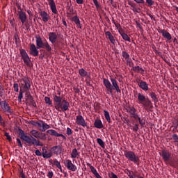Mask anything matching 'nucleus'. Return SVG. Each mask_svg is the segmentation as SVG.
Returning a JSON list of instances; mask_svg holds the SVG:
<instances>
[{
	"instance_id": "f257e3e1",
	"label": "nucleus",
	"mask_w": 178,
	"mask_h": 178,
	"mask_svg": "<svg viewBox=\"0 0 178 178\" xmlns=\"http://www.w3.org/2000/svg\"><path fill=\"white\" fill-rule=\"evenodd\" d=\"M31 136H29L24 134V131L20 130L19 134H20V138L21 140H23V141H25L29 144V145H37L42 147V144L40 143V141L37 140L38 135L40 134V131L33 129L31 131Z\"/></svg>"
},
{
	"instance_id": "f03ea898",
	"label": "nucleus",
	"mask_w": 178,
	"mask_h": 178,
	"mask_svg": "<svg viewBox=\"0 0 178 178\" xmlns=\"http://www.w3.org/2000/svg\"><path fill=\"white\" fill-rule=\"evenodd\" d=\"M20 83L22 86L24 92H26V97H29L30 90H31V84L30 83V79L27 76H24L20 79Z\"/></svg>"
},
{
	"instance_id": "7ed1b4c3",
	"label": "nucleus",
	"mask_w": 178,
	"mask_h": 178,
	"mask_svg": "<svg viewBox=\"0 0 178 178\" xmlns=\"http://www.w3.org/2000/svg\"><path fill=\"white\" fill-rule=\"evenodd\" d=\"M124 155L128 161H130L131 162H134V163H136L138 165L140 163V157L134 153L133 151H128L125 150L124 152Z\"/></svg>"
},
{
	"instance_id": "20e7f679",
	"label": "nucleus",
	"mask_w": 178,
	"mask_h": 178,
	"mask_svg": "<svg viewBox=\"0 0 178 178\" xmlns=\"http://www.w3.org/2000/svg\"><path fill=\"white\" fill-rule=\"evenodd\" d=\"M53 99L54 102L56 104V105L55 106V108L56 109V111H58V112H62V110H60V106H62V97L60 96H58L54 94Z\"/></svg>"
},
{
	"instance_id": "39448f33",
	"label": "nucleus",
	"mask_w": 178,
	"mask_h": 178,
	"mask_svg": "<svg viewBox=\"0 0 178 178\" xmlns=\"http://www.w3.org/2000/svg\"><path fill=\"white\" fill-rule=\"evenodd\" d=\"M161 157L163 158L164 162H170V165L172 166V154L169 152L168 150H162L161 152Z\"/></svg>"
},
{
	"instance_id": "423d86ee",
	"label": "nucleus",
	"mask_w": 178,
	"mask_h": 178,
	"mask_svg": "<svg viewBox=\"0 0 178 178\" xmlns=\"http://www.w3.org/2000/svg\"><path fill=\"white\" fill-rule=\"evenodd\" d=\"M0 106L3 112H5V113H7V115H10V113H12L10 106H9V104L6 100L1 101V102L0 103Z\"/></svg>"
},
{
	"instance_id": "0eeeda50",
	"label": "nucleus",
	"mask_w": 178,
	"mask_h": 178,
	"mask_svg": "<svg viewBox=\"0 0 178 178\" xmlns=\"http://www.w3.org/2000/svg\"><path fill=\"white\" fill-rule=\"evenodd\" d=\"M65 166L68 169V170H71L72 172H76L77 170V166L73 164L72 160L67 159L64 161Z\"/></svg>"
},
{
	"instance_id": "6e6552de",
	"label": "nucleus",
	"mask_w": 178,
	"mask_h": 178,
	"mask_svg": "<svg viewBox=\"0 0 178 178\" xmlns=\"http://www.w3.org/2000/svg\"><path fill=\"white\" fill-rule=\"evenodd\" d=\"M127 112L128 113H130L131 118H134V119H137L138 118V114H137V109L134 108V106H129L127 108Z\"/></svg>"
},
{
	"instance_id": "1a4fd4ad",
	"label": "nucleus",
	"mask_w": 178,
	"mask_h": 178,
	"mask_svg": "<svg viewBox=\"0 0 178 178\" xmlns=\"http://www.w3.org/2000/svg\"><path fill=\"white\" fill-rule=\"evenodd\" d=\"M76 123L79 126H82V127H87V123H86V120L83 115H79L76 117Z\"/></svg>"
},
{
	"instance_id": "9d476101",
	"label": "nucleus",
	"mask_w": 178,
	"mask_h": 178,
	"mask_svg": "<svg viewBox=\"0 0 178 178\" xmlns=\"http://www.w3.org/2000/svg\"><path fill=\"white\" fill-rule=\"evenodd\" d=\"M22 58L23 59L24 63H26L27 65H30V57H29V54H27V52H26V50L22 49L20 51Z\"/></svg>"
},
{
	"instance_id": "9b49d317",
	"label": "nucleus",
	"mask_w": 178,
	"mask_h": 178,
	"mask_svg": "<svg viewBox=\"0 0 178 178\" xmlns=\"http://www.w3.org/2000/svg\"><path fill=\"white\" fill-rule=\"evenodd\" d=\"M47 134L54 136V137H62L63 140H66V136L62 134L58 133L55 129H49L47 131Z\"/></svg>"
},
{
	"instance_id": "f8f14e48",
	"label": "nucleus",
	"mask_w": 178,
	"mask_h": 178,
	"mask_svg": "<svg viewBox=\"0 0 178 178\" xmlns=\"http://www.w3.org/2000/svg\"><path fill=\"white\" fill-rule=\"evenodd\" d=\"M17 15L19 20L21 21V23H22V24H24V23H26V20H27V14H26V13L22 10H20L19 11H18Z\"/></svg>"
},
{
	"instance_id": "ddd939ff",
	"label": "nucleus",
	"mask_w": 178,
	"mask_h": 178,
	"mask_svg": "<svg viewBox=\"0 0 178 178\" xmlns=\"http://www.w3.org/2000/svg\"><path fill=\"white\" fill-rule=\"evenodd\" d=\"M115 27H117L119 34H120L122 38L124 39V41H128V42H131L130 37H129V35H127V34H126L125 33L120 32V29H122L120 24L115 25Z\"/></svg>"
},
{
	"instance_id": "4468645a",
	"label": "nucleus",
	"mask_w": 178,
	"mask_h": 178,
	"mask_svg": "<svg viewBox=\"0 0 178 178\" xmlns=\"http://www.w3.org/2000/svg\"><path fill=\"white\" fill-rule=\"evenodd\" d=\"M110 80H111V82L112 83L111 86L113 87V90H115V91L118 92V94H121L122 90L119 88V85H118V81H116V79L113 78H111Z\"/></svg>"
},
{
	"instance_id": "2eb2a0df",
	"label": "nucleus",
	"mask_w": 178,
	"mask_h": 178,
	"mask_svg": "<svg viewBox=\"0 0 178 178\" xmlns=\"http://www.w3.org/2000/svg\"><path fill=\"white\" fill-rule=\"evenodd\" d=\"M69 106H70V103H69L67 100L63 99L60 106V111H63V112H66V111L69 109Z\"/></svg>"
},
{
	"instance_id": "dca6fc26",
	"label": "nucleus",
	"mask_w": 178,
	"mask_h": 178,
	"mask_svg": "<svg viewBox=\"0 0 178 178\" xmlns=\"http://www.w3.org/2000/svg\"><path fill=\"white\" fill-rule=\"evenodd\" d=\"M159 33H160L164 38H166V40H168V41L172 40V35H170V33L168 32L166 30L161 29L159 31Z\"/></svg>"
},
{
	"instance_id": "f3484780",
	"label": "nucleus",
	"mask_w": 178,
	"mask_h": 178,
	"mask_svg": "<svg viewBox=\"0 0 178 178\" xmlns=\"http://www.w3.org/2000/svg\"><path fill=\"white\" fill-rule=\"evenodd\" d=\"M56 40H58V35L55 32H50L49 33V40L51 44H55L56 42Z\"/></svg>"
},
{
	"instance_id": "a211bd4d",
	"label": "nucleus",
	"mask_w": 178,
	"mask_h": 178,
	"mask_svg": "<svg viewBox=\"0 0 178 178\" xmlns=\"http://www.w3.org/2000/svg\"><path fill=\"white\" fill-rule=\"evenodd\" d=\"M30 54L33 56H38V50L34 44H31L30 46Z\"/></svg>"
},
{
	"instance_id": "6ab92c4d",
	"label": "nucleus",
	"mask_w": 178,
	"mask_h": 178,
	"mask_svg": "<svg viewBox=\"0 0 178 178\" xmlns=\"http://www.w3.org/2000/svg\"><path fill=\"white\" fill-rule=\"evenodd\" d=\"M105 35H106L108 38L109 41L113 44V45L116 44V38L112 35V33L110 31L105 32Z\"/></svg>"
},
{
	"instance_id": "aec40b11",
	"label": "nucleus",
	"mask_w": 178,
	"mask_h": 178,
	"mask_svg": "<svg viewBox=\"0 0 178 178\" xmlns=\"http://www.w3.org/2000/svg\"><path fill=\"white\" fill-rule=\"evenodd\" d=\"M122 56H123V58H124V59L127 60V63H128L129 66H131L132 60L130 58V55L129 54V53H127V51H122Z\"/></svg>"
},
{
	"instance_id": "412c9836",
	"label": "nucleus",
	"mask_w": 178,
	"mask_h": 178,
	"mask_svg": "<svg viewBox=\"0 0 178 178\" xmlns=\"http://www.w3.org/2000/svg\"><path fill=\"white\" fill-rule=\"evenodd\" d=\"M103 83L106 88L109 90L111 94H112V90H113V87H112V83H111V81H109L108 79H104Z\"/></svg>"
},
{
	"instance_id": "4be33fe9",
	"label": "nucleus",
	"mask_w": 178,
	"mask_h": 178,
	"mask_svg": "<svg viewBox=\"0 0 178 178\" xmlns=\"http://www.w3.org/2000/svg\"><path fill=\"white\" fill-rule=\"evenodd\" d=\"M40 15L42 17V21L44 23H47V22H48L49 20V15L48 14V13H47L45 11H41L40 13Z\"/></svg>"
},
{
	"instance_id": "5701e85b",
	"label": "nucleus",
	"mask_w": 178,
	"mask_h": 178,
	"mask_svg": "<svg viewBox=\"0 0 178 178\" xmlns=\"http://www.w3.org/2000/svg\"><path fill=\"white\" fill-rule=\"evenodd\" d=\"M51 151H53L54 154L56 155H60V154H62V147H60V145L54 146L51 148Z\"/></svg>"
},
{
	"instance_id": "b1692460",
	"label": "nucleus",
	"mask_w": 178,
	"mask_h": 178,
	"mask_svg": "<svg viewBox=\"0 0 178 178\" xmlns=\"http://www.w3.org/2000/svg\"><path fill=\"white\" fill-rule=\"evenodd\" d=\"M51 10L54 15L58 13V10L56 9V4H55V1L54 0H50L49 1Z\"/></svg>"
},
{
	"instance_id": "393cba45",
	"label": "nucleus",
	"mask_w": 178,
	"mask_h": 178,
	"mask_svg": "<svg viewBox=\"0 0 178 178\" xmlns=\"http://www.w3.org/2000/svg\"><path fill=\"white\" fill-rule=\"evenodd\" d=\"M35 40L37 48H44V43L42 42L41 36H36Z\"/></svg>"
},
{
	"instance_id": "a878e982",
	"label": "nucleus",
	"mask_w": 178,
	"mask_h": 178,
	"mask_svg": "<svg viewBox=\"0 0 178 178\" xmlns=\"http://www.w3.org/2000/svg\"><path fill=\"white\" fill-rule=\"evenodd\" d=\"M138 86L143 90V91H148V83L144 81H141L138 83Z\"/></svg>"
},
{
	"instance_id": "bb28decb",
	"label": "nucleus",
	"mask_w": 178,
	"mask_h": 178,
	"mask_svg": "<svg viewBox=\"0 0 178 178\" xmlns=\"http://www.w3.org/2000/svg\"><path fill=\"white\" fill-rule=\"evenodd\" d=\"M72 22L75 23L77 29H81V23H80V19L77 15L72 17Z\"/></svg>"
},
{
	"instance_id": "cd10ccee",
	"label": "nucleus",
	"mask_w": 178,
	"mask_h": 178,
	"mask_svg": "<svg viewBox=\"0 0 178 178\" xmlns=\"http://www.w3.org/2000/svg\"><path fill=\"white\" fill-rule=\"evenodd\" d=\"M146 111L149 109V105H151V101L148 97L141 104Z\"/></svg>"
},
{
	"instance_id": "c85d7f7f",
	"label": "nucleus",
	"mask_w": 178,
	"mask_h": 178,
	"mask_svg": "<svg viewBox=\"0 0 178 178\" xmlns=\"http://www.w3.org/2000/svg\"><path fill=\"white\" fill-rule=\"evenodd\" d=\"M42 156H43V158L48 159L52 156V154L50 152H48L47 151V149L42 148Z\"/></svg>"
},
{
	"instance_id": "c756f323",
	"label": "nucleus",
	"mask_w": 178,
	"mask_h": 178,
	"mask_svg": "<svg viewBox=\"0 0 178 178\" xmlns=\"http://www.w3.org/2000/svg\"><path fill=\"white\" fill-rule=\"evenodd\" d=\"M94 127L96 129H102V127H104V125L102 124V121H101V120H95L94 122Z\"/></svg>"
},
{
	"instance_id": "7c9ffc66",
	"label": "nucleus",
	"mask_w": 178,
	"mask_h": 178,
	"mask_svg": "<svg viewBox=\"0 0 178 178\" xmlns=\"http://www.w3.org/2000/svg\"><path fill=\"white\" fill-rule=\"evenodd\" d=\"M147 97L143 93H138V101L139 104H142L144 101H145Z\"/></svg>"
},
{
	"instance_id": "2f4dec72",
	"label": "nucleus",
	"mask_w": 178,
	"mask_h": 178,
	"mask_svg": "<svg viewBox=\"0 0 178 178\" xmlns=\"http://www.w3.org/2000/svg\"><path fill=\"white\" fill-rule=\"evenodd\" d=\"M48 129H51V126L43 122L42 124V128H40V131H45L48 130Z\"/></svg>"
},
{
	"instance_id": "473e14b6",
	"label": "nucleus",
	"mask_w": 178,
	"mask_h": 178,
	"mask_svg": "<svg viewBox=\"0 0 178 178\" xmlns=\"http://www.w3.org/2000/svg\"><path fill=\"white\" fill-rule=\"evenodd\" d=\"M79 155H80V153L77 151V149L76 148L73 149L71 153V158L72 159L77 158Z\"/></svg>"
},
{
	"instance_id": "72a5a7b5",
	"label": "nucleus",
	"mask_w": 178,
	"mask_h": 178,
	"mask_svg": "<svg viewBox=\"0 0 178 178\" xmlns=\"http://www.w3.org/2000/svg\"><path fill=\"white\" fill-rule=\"evenodd\" d=\"M37 138L42 140V141H45V140H47V135L42 132H39V135Z\"/></svg>"
},
{
	"instance_id": "f704fd0d",
	"label": "nucleus",
	"mask_w": 178,
	"mask_h": 178,
	"mask_svg": "<svg viewBox=\"0 0 178 178\" xmlns=\"http://www.w3.org/2000/svg\"><path fill=\"white\" fill-rule=\"evenodd\" d=\"M104 117L105 119L107 120L108 123H111L112 120H111V115H109V111H104Z\"/></svg>"
},
{
	"instance_id": "c9c22d12",
	"label": "nucleus",
	"mask_w": 178,
	"mask_h": 178,
	"mask_svg": "<svg viewBox=\"0 0 178 178\" xmlns=\"http://www.w3.org/2000/svg\"><path fill=\"white\" fill-rule=\"evenodd\" d=\"M43 48H45L46 51H48V52H51V51H52V48L51 47L48 42H44Z\"/></svg>"
},
{
	"instance_id": "e433bc0d",
	"label": "nucleus",
	"mask_w": 178,
	"mask_h": 178,
	"mask_svg": "<svg viewBox=\"0 0 178 178\" xmlns=\"http://www.w3.org/2000/svg\"><path fill=\"white\" fill-rule=\"evenodd\" d=\"M79 74L81 77H86L87 76V71H85L83 68H81L79 70Z\"/></svg>"
},
{
	"instance_id": "4c0bfd02",
	"label": "nucleus",
	"mask_w": 178,
	"mask_h": 178,
	"mask_svg": "<svg viewBox=\"0 0 178 178\" xmlns=\"http://www.w3.org/2000/svg\"><path fill=\"white\" fill-rule=\"evenodd\" d=\"M132 70H134V72H136L137 73H138L139 72H144V69H143L140 66L133 67Z\"/></svg>"
},
{
	"instance_id": "58836bf2",
	"label": "nucleus",
	"mask_w": 178,
	"mask_h": 178,
	"mask_svg": "<svg viewBox=\"0 0 178 178\" xmlns=\"http://www.w3.org/2000/svg\"><path fill=\"white\" fill-rule=\"evenodd\" d=\"M54 165H55V166L62 172V165H60V162H58V160H55L54 161Z\"/></svg>"
},
{
	"instance_id": "ea45409f",
	"label": "nucleus",
	"mask_w": 178,
	"mask_h": 178,
	"mask_svg": "<svg viewBox=\"0 0 178 178\" xmlns=\"http://www.w3.org/2000/svg\"><path fill=\"white\" fill-rule=\"evenodd\" d=\"M97 144L102 147V148H105V143H104V140L101 138H97Z\"/></svg>"
},
{
	"instance_id": "a19ab883",
	"label": "nucleus",
	"mask_w": 178,
	"mask_h": 178,
	"mask_svg": "<svg viewBox=\"0 0 178 178\" xmlns=\"http://www.w3.org/2000/svg\"><path fill=\"white\" fill-rule=\"evenodd\" d=\"M23 98V90L20 89L18 95V101L19 102H22V99Z\"/></svg>"
},
{
	"instance_id": "79ce46f5",
	"label": "nucleus",
	"mask_w": 178,
	"mask_h": 178,
	"mask_svg": "<svg viewBox=\"0 0 178 178\" xmlns=\"http://www.w3.org/2000/svg\"><path fill=\"white\" fill-rule=\"evenodd\" d=\"M45 103L47 104V105H52V100H51V98L48 97H44Z\"/></svg>"
},
{
	"instance_id": "37998d69",
	"label": "nucleus",
	"mask_w": 178,
	"mask_h": 178,
	"mask_svg": "<svg viewBox=\"0 0 178 178\" xmlns=\"http://www.w3.org/2000/svg\"><path fill=\"white\" fill-rule=\"evenodd\" d=\"M150 97L153 101H158V98L156 97V95L155 92L150 93Z\"/></svg>"
},
{
	"instance_id": "c03bdc74",
	"label": "nucleus",
	"mask_w": 178,
	"mask_h": 178,
	"mask_svg": "<svg viewBox=\"0 0 178 178\" xmlns=\"http://www.w3.org/2000/svg\"><path fill=\"white\" fill-rule=\"evenodd\" d=\"M90 170L92 172V173H93L95 176V175H97L98 173V171H97V169H95V168H94V166H90Z\"/></svg>"
},
{
	"instance_id": "a18cd8bd",
	"label": "nucleus",
	"mask_w": 178,
	"mask_h": 178,
	"mask_svg": "<svg viewBox=\"0 0 178 178\" xmlns=\"http://www.w3.org/2000/svg\"><path fill=\"white\" fill-rule=\"evenodd\" d=\"M13 87H14V91H15V92H19V84L14 83Z\"/></svg>"
},
{
	"instance_id": "49530a36",
	"label": "nucleus",
	"mask_w": 178,
	"mask_h": 178,
	"mask_svg": "<svg viewBox=\"0 0 178 178\" xmlns=\"http://www.w3.org/2000/svg\"><path fill=\"white\" fill-rule=\"evenodd\" d=\"M172 138L175 140V144L178 143V136L177 134H175L172 135Z\"/></svg>"
},
{
	"instance_id": "de8ad7c7",
	"label": "nucleus",
	"mask_w": 178,
	"mask_h": 178,
	"mask_svg": "<svg viewBox=\"0 0 178 178\" xmlns=\"http://www.w3.org/2000/svg\"><path fill=\"white\" fill-rule=\"evenodd\" d=\"M138 129H139L138 124H135L134 127L132 129L133 131H135L136 133H137V131H138Z\"/></svg>"
},
{
	"instance_id": "09e8293b",
	"label": "nucleus",
	"mask_w": 178,
	"mask_h": 178,
	"mask_svg": "<svg viewBox=\"0 0 178 178\" xmlns=\"http://www.w3.org/2000/svg\"><path fill=\"white\" fill-rule=\"evenodd\" d=\"M4 90L2 85L0 84V97H3Z\"/></svg>"
},
{
	"instance_id": "8fccbe9b",
	"label": "nucleus",
	"mask_w": 178,
	"mask_h": 178,
	"mask_svg": "<svg viewBox=\"0 0 178 178\" xmlns=\"http://www.w3.org/2000/svg\"><path fill=\"white\" fill-rule=\"evenodd\" d=\"M72 134H73V132L72 131V129H70V127H67V136H72Z\"/></svg>"
},
{
	"instance_id": "3c124183",
	"label": "nucleus",
	"mask_w": 178,
	"mask_h": 178,
	"mask_svg": "<svg viewBox=\"0 0 178 178\" xmlns=\"http://www.w3.org/2000/svg\"><path fill=\"white\" fill-rule=\"evenodd\" d=\"M92 2L96 8H99V3H98V0H92Z\"/></svg>"
},
{
	"instance_id": "603ef678",
	"label": "nucleus",
	"mask_w": 178,
	"mask_h": 178,
	"mask_svg": "<svg viewBox=\"0 0 178 178\" xmlns=\"http://www.w3.org/2000/svg\"><path fill=\"white\" fill-rule=\"evenodd\" d=\"M17 142L19 147H20L21 148H23V145L22 144V140L19 138H17Z\"/></svg>"
},
{
	"instance_id": "864d4df0",
	"label": "nucleus",
	"mask_w": 178,
	"mask_h": 178,
	"mask_svg": "<svg viewBox=\"0 0 178 178\" xmlns=\"http://www.w3.org/2000/svg\"><path fill=\"white\" fill-rule=\"evenodd\" d=\"M5 136L6 137L7 140H8V141H10V140H12V137H10L8 132L5 133Z\"/></svg>"
},
{
	"instance_id": "5fc2aeb1",
	"label": "nucleus",
	"mask_w": 178,
	"mask_h": 178,
	"mask_svg": "<svg viewBox=\"0 0 178 178\" xmlns=\"http://www.w3.org/2000/svg\"><path fill=\"white\" fill-rule=\"evenodd\" d=\"M146 2L149 6H152V5H154V1L152 0H146Z\"/></svg>"
},
{
	"instance_id": "6e6d98bb",
	"label": "nucleus",
	"mask_w": 178,
	"mask_h": 178,
	"mask_svg": "<svg viewBox=\"0 0 178 178\" xmlns=\"http://www.w3.org/2000/svg\"><path fill=\"white\" fill-rule=\"evenodd\" d=\"M38 123H39V122H35L34 120L31 121V124H32L33 126L37 127V126H38Z\"/></svg>"
},
{
	"instance_id": "4d7b16f0",
	"label": "nucleus",
	"mask_w": 178,
	"mask_h": 178,
	"mask_svg": "<svg viewBox=\"0 0 178 178\" xmlns=\"http://www.w3.org/2000/svg\"><path fill=\"white\" fill-rule=\"evenodd\" d=\"M35 154L37 155V156H41V155H42V153H41V152H40L38 149L35 150Z\"/></svg>"
},
{
	"instance_id": "13d9d810",
	"label": "nucleus",
	"mask_w": 178,
	"mask_h": 178,
	"mask_svg": "<svg viewBox=\"0 0 178 178\" xmlns=\"http://www.w3.org/2000/svg\"><path fill=\"white\" fill-rule=\"evenodd\" d=\"M42 123H44V121L40 120V121L38 122V127H40V130H41V129H42Z\"/></svg>"
},
{
	"instance_id": "bf43d9fd",
	"label": "nucleus",
	"mask_w": 178,
	"mask_h": 178,
	"mask_svg": "<svg viewBox=\"0 0 178 178\" xmlns=\"http://www.w3.org/2000/svg\"><path fill=\"white\" fill-rule=\"evenodd\" d=\"M47 176L49 178L54 177V172L52 171H49Z\"/></svg>"
},
{
	"instance_id": "052dcab7",
	"label": "nucleus",
	"mask_w": 178,
	"mask_h": 178,
	"mask_svg": "<svg viewBox=\"0 0 178 178\" xmlns=\"http://www.w3.org/2000/svg\"><path fill=\"white\" fill-rule=\"evenodd\" d=\"M139 124L142 127H144V126H145V120H142L140 122H139Z\"/></svg>"
},
{
	"instance_id": "680f3d73",
	"label": "nucleus",
	"mask_w": 178,
	"mask_h": 178,
	"mask_svg": "<svg viewBox=\"0 0 178 178\" xmlns=\"http://www.w3.org/2000/svg\"><path fill=\"white\" fill-rule=\"evenodd\" d=\"M110 178H119V177H118V175H116L115 173L111 172L110 175Z\"/></svg>"
},
{
	"instance_id": "e2e57ef3",
	"label": "nucleus",
	"mask_w": 178,
	"mask_h": 178,
	"mask_svg": "<svg viewBox=\"0 0 178 178\" xmlns=\"http://www.w3.org/2000/svg\"><path fill=\"white\" fill-rule=\"evenodd\" d=\"M136 3H145L144 0H134Z\"/></svg>"
},
{
	"instance_id": "0e129e2a",
	"label": "nucleus",
	"mask_w": 178,
	"mask_h": 178,
	"mask_svg": "<svg viewBox=\"0 0 178 178\" xmlns=\"http://www.w3.org/2000/svg\"><path fill=\"white\" fill-rule=\"evenodd\" d=\"M84 0H76V3L79 5H83Z\"/></svg>"
},
{
	"instance_id": "69168bd1",
	"label": "nucleus",
	"mask_w": 178,
	"mask_h": 178,
	"mask_svg": "<svg viewBox=\"0 0 178 178\" xmlns=\"http://www.w3.org/2000/svg\"><path fill=\"white\" fill-rule=\"evenodd\" d=\"M15 42H19V35L17 34L15 35Z\"/></svg>"
},
{
	"instance_id": "338daca9",
	"label": "nucleus",
	"mask_w": 178,
	"mask_h": 178,
	"mask_svg": "<svg viewBox=\"0 0 178 178\" xmlns=\"http://www.w3.org/2000/svg\"><path fill=\"white\" fill-rule=\"evenodd\" d=\"M136 25L139 29H141V24L138 21H136Z\"/></svg>"
},
{
	"instance_id": "774afa93",
	"label": "nucleus",
	"mask_w": 178,
	"mask_h": 178,
	"mask_svg": "<svg viewBox=\"0 0 178 178\" xmlns=\"http://www.w3.org/2000/svg\"><path fill=\"white\" fill-rule=\"evenodd\" d=\"M95 177H97V178H102V177H101V175H99V173H97L96 175H95Z\"/></svg>"
}]
</instances>
